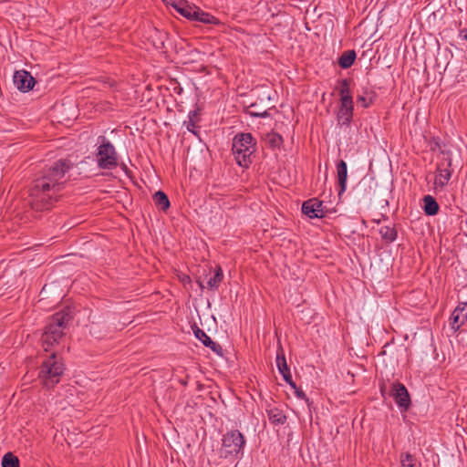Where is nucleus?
Segmentation results:
<instances>
[{
    "instance_id": "f257e3e1",
    "label": "nucleus",
    "mask_w": 467,
    "mask_h": 467,
    "mask_svg": "<svg viewBox=\"0 0 467 467\" xmlns=\"http://www.w3.org/2000/svg\"><path fill=\"white\" fill-rule=\"evenodd\" d=\"M64 182L55 177H38L34 181L30 190V205L34 211L49 210L59 197Z\"/></svg>"
},
{
    "instance_id": "f03ea898",
    "label": "nucleus",
    "mask_w": 467,
    "mask_h": 467,
    "mask_svg": "<svg viewBox=\"0 0 467 467\" xmlns=\"http://www.w3.org/2000/svg\"><path fill=\"white\" fill-rule=\"evenodd\" d=\"M74 311L70 306H66L58 312H56L49 319L42 335V344L45 351H49V348L64 335V329L73 319Z\"/></svg>"
},
{
    "instance_id": "7ed1b4c3",
    "label": "nucleus",
    "mask_w": 467,
    "mask_h": 467,
    "mask_svg": "<svg viewBox=\"0 0 467 467\" xmlns=\"http://www.w3.org/2000/svg\"><path fill=\"white\" fill-rule=\"evenodd\" d=\"M257 142L250 132H239L234 135L232 151L240 167L248 169L255 158Z\"/></svg>"
},
{
    "instance_id": "20e7f679",
    "label": "nucleus",
    "mask_w": 467,
    "mask_h": 467,
    "mask_svg": "<svg viewBox=\"0 0 467 467\" xmlns=\"http://www.w3.org/2000/svg\"><path fill=\"white\" fill-rule=\"evenodd\" d=\"M65 365L56 353L50 354L41 363L38 378L47 389H53L64 374Z\"/></svg>"
},
{
    "instance_id": "39448f33",
    "label": "nucleus",
    "mask_w": 467,
    "mask_h": 467,
    "mask_svg": "<svg viewBox=\"0 0 467 467\" xmlns=\"http://www.w3.org/2000/svg\"><path fill=\"white\" fill-rule=\"evenodd\" d=\"M251 99L253 100L246 106L245 111L252 117L266 118L270 116L268 110L275 109V107L271 105V96L267 89L254 91Z\"/></svg>"
},
{
    "instance_id": "423d86ee",
    "label": "nucleus",
    "mask_w": 467,
    "mask_h": 467,
    "mask_svg": "<svg viewBox=\"0 0 467 467\" xmlns=\"http://www.w3.org/2000/svg\"><path fill=\"white\" fill-rule=\"evenodd\" d=\"M97 164L102 170H112L119 165L114 145L103 135L98 137Z\"/></svg>"
},
{
    "instance_id": "0eeeda50",
    "label": "nucleus",
    "mask_w": 467,
    "mask_h": 467,
    "mask_svg": "<svg viewBox=\"0 0 467 467\" xmlns=\"http://www.w3.org/2000/svg\"><path fill=\"white\" fill-rule=\"evenodd\" d=\"M244 436L238 430L227 431L222 438V453L225 458H240L245 445Z\"/></svg>"
},
{
    "instance_id": "6e6552de",
    "label": "nucleus",
    "mask_w": 467,
    "mask_h": 467,
    "mask_svg": "<svg viewBox=\"0 0 467 467\" xmlns=\"http://www.w3.org/2000/svg\"><path fill=\"white\" fill-rule=\"evenodd\" d=\"M390 396L401 411H407L410 407V396L402 383L396 381L391 384Z\"/></svg>"
},
{
    "instance_id": "1a4fd4ad",
    "label": "nucleus",
    "mask_w": 467,
    "mask_h": 467,
    "mask_svg": "<svg viewBox=\"0 0 467 467\" xmlns=\"http://www.w3.org/2000/svg\"><path fill=\"white\" fill-rule=\"evenodd\" d=\"M15 86L21 92H28L33 89L36 81L30 72L25 69L16 70L13 76Z\"/></svg>"
},
{
    "instance_id": "9d476101",
    "label": "nucleus",
    "mask_w": 467,
    "mask_h": 467,
    "mask_svg": "<svg viewBox=\"0 0 467 467\" xmlns=\"http://www.w3.org/2000/svg\"><path fill=\"white\" fill-rule=\"evenodd\" d=\"M323 202L317 198L305 201L302 204V213L310 219L323 218L325 216Z\"/></svg>"
},
{
    "instance_id": "9b49d317",
    "label": "nucleus",
    "mask_w": 467,
    "mask_h": 467,
    "mask_svg": "<svg viewBox=\"0 0 467 467\" xmlns=\"http://www.w3.org/2000/svg\"><path fill=\"white\" fill-rule=\"evenodd\" d=\"M193 334L205 347L209 348L213 352L219 356H223V348L220 344L213 341V339L196 324L192 326Z\"/></svg>"
},
{
    "instance_id": "f8f14e48",
    "label": "nucleus",
    "mask_w": 467,
    "mask_h": 467,
    "mask_svg": "<svg viewBox=\"0 0 467 467\" xmlns=\"http://www.w3.org/2000/svg\"><path fill=\"white\" fill-rule=\"evenodd\" d=\"M191 21H197L203 24H210V25H221V21L215 17L214 16L211 15L210 13H207L201 9L199 6H196L195 5H192V10L191 11V14L188 17Z\"/></svg>"
},
{
    "instance_id": "ddd939ff",
    "label": "nucleus",
    "mask_w": 467,
    "mask_h": 467,
    "mask_svg": "<svg viewBox=\"0 0 467 467\" xmlns=\"http://www.w3.org/2000/svg\"><path fill=\"white\" fill-rule=\"evenodd\" d=\"M466 306L467 302L460 303L451 314V327L454 331H458L461 327L467 323V312H465Z\"/></svg>"
},
{
    "instance_id": "4468645a",
    "label": "nucleus",
    "mask_w": 467,
    "mask_h": 467,
    "mask_svg": "<svg viewBox=\"0 0 467 467\" xmlns=\"http://www.w3.org/2000/svg\"><path fill=\"white\" fill-rule=\"evenodd\" d=\"M86 161H81L79 163H76L70 160V158L60 159L54 162V164L50 167V171L55 175H65V173L68 172L73 168H78V165H83Z\"/></svg>"
},
{
    "instance_id": "2eb2a0df",
    "label": "nucleus",
    "mask_w": 467,
    "mask_h": 467,
    "mask_svg": "<svg viewBox=\"0 0 467 467\" xmlns=\"http://www.w3.org/2000/svg\"><path fill=\"white\" fill-rule=\"evenodd\" d=\"M354 103H341L337 114L340 126H349L353 119Z\"/></svg>"
},
{
    "instance_id": "dca6fc26",
    "label": "nucleus",
    "mask_w": 467,
    "mask_h": 467,
    "mask_svg": "<svg viewBox=\"0 0 467 467\" xmlns=\"http://www.w3.org/2000/svg\"><path fill=\"white\" fill-rule=\"evenodd\" d=\"M451 177H426L428 190L436 195L445 192Z\"/></svg>"
},
{
    "instance_id": "f3484780",
    "label": "nucleus",
    "mask_w": 467,
    "mask_h": 467,
    "mask_svg": "<svg viewBox=\"0 0 467 467\" xmlns=\"http://www.w3.org/2000/svg\"><path fill=\"white\" fill-rule=\"evenodd\" d=\"M458 165L452 164V160L449 153L442 156V158L437 163L436 171L438 175H452L457 171Z\"/></svg>"
},
{
    "instance_id": "a211bd4d",
    "label": "nucleus",
    "mask_w": 467,
    "mask_h": 467,
    "mask_svg": "<svg viewBox=\"0 0 467 467\" xmlns=\"http://www.w3.org/2000/svg\"><path fill=\"white\" fill-rule=\"evenodd\" d=\"M352 82L353 79L350 78L339 80V96L341 103H354L350 90V85Z\"/></svg>"
},
{
    "instance_id": "6ab92c4d",
    "label": "nucleus",
    "mask_w": 467,
    "mask_h": 467,
    "mask_svg": "<svg viewBox=\"0 0 467 467\" xmlns=\"http://www.w3.org/2000/svg\"><path fill=\"white\" fill-rule=\"evenodd\" d=\"M168 4L187 19L192 10V5H190L186 0H171Z\"/></svg>"
},
{
    "instance_id": "aec40b11",
    "label": "nucleus",
    "mask_w": 467,
    "mask_h": 467,
    "mask_svg": "<svg viewBox=\"0 0 467 467\" xmlns=\"http://www.w3.org/2000/svg\"><path fill=\"white\" fill-rule=\"evenodd\" d=\"M357 57L355 50H348L342 53L337 59L338 66L343 69H348L352 67Z\"/></svg>"
},
{
    "instance_id": "412c9836",
    "label": "nucleus",
    "mask_w": 467,
    "mask_h": 467,
    "mask_svg": "<svg viewBox=\"0 0 467 467\" xmlns=\"http://www.w3.org/2000/svg\"><path fill=\"white\" fill-rule=\"evenodd\" d=\"M270 422L274 425H284L286 422V415L278 408H273L267 410Z\"/></svg>"
},
{
    "instance_id": "4be33fe9",
    "label": "nucleus",
    "mask_w": 467,
    "mask_h": 467,
    "mask_svg": "<svg viewBox=\"0 0 467 467\" xmlns=\"http://www.w3.org/2000/svg\"><path fill=\"white\" fill-rule=\"evenodd\" d=\"M423 202H424L423 210H424V213L426 215L432 216V215H436L438 213L439 204L432 196H431V195L424 196Z\"/></svg>"
},
{
    "instance_id": "5701e85b",
    "label": "nucleus",
    "mask_w": 467,
    "mask_h": 467,
    "mask_svg": "<svg viewBox=\"0 0 467 467\" xmlns=\"http://www.w3.org/2000/svg\"><path fill=\"white\" fill-rule=\"evenodd\" d=\"M223 279V273L221 266H217L213 276L210 277L207 281L206 287L211 291H216Z\"/></svg>"
},
{
    "instance_id": "b1692460",
    "label": "nucleus",
    "mask_w": 467,
    "mask_h": 467,
    "mask_svg": "<svg viewBox=\"0 0 467 467\" xmlns=\"http://www.w3.org/2000/svg\"><path fill=\"white\" fill-rule=\"evenodd\" d=\"M379 234L385 243L389 244L397 239L398 232L394 226L386 225L379 229Z\"/></svg>"
},
{
    "instance_id": "393cba45",
    "label": "nucleus",
    "mask_w": 467,
    "mask_h": 467,
    "mask_svg": "<svg viewBox=\"0 0 467 467\" xmlns=\"http://www.w3.org/2000/svg\"><path fill=\"white\" fill-rule=\"evenodd\" d=\"M153 201L156 206L161 208L163 212H166L171 206L167 194L162 191H158L154 193Z\"/></svg>"
},
{
    "instance_id": "a878e982",
    "label": "nucleus",
    "mask_w": 467,
    "mask_h": 467,
    "mask_svg": "<svg viewBox=\"0 0 467 467\" xmlns=\"http://www.w3.org/2000/svg\"><path fill=\"white\" fill-rule=\"evenodd\" d=\"M374 97L375 92L368 91V89L366 88L363 94L357 96V103L360 104L362 108L368 109L370 105L373 104Z\"/></svg>"
},
{
    "instance_id": "bb28decb",
    "label": "nucleus",
    "mask_w": 467,
    "mask_h": 467,
    "mask_svg": "<svg viewBox=\"0 0 467 467\" xmlns=\"http://www.w3.org/2000/svg\"><path fill=\"white\" fill-rule=\"evenodd\" d=\"M276 366L282 376L290 372V368L287 366L285 353L282 348L278 349L276 354Z\"/></svg>"
},
{
    "instance_id": "cd10ccee",
    "label": "nucleus",
    "mask_w": 467,
    "mask_h": 467,
    "mask_svg": "<svg viewBox=\"0 0 467 467\" xmlns=\"http://www.w3.org/2000/svg\"><path fill=\"white\" fill-rule=\"evenodd\" d=\"M266 141L270 148L276 149L280 148L284 142V140L280 134L276 132H271L266 135Z\"/></svg>"
},
{
    "instance_id": "c85d7f7f",
    "label": "nucleus",
    "mask_w": 467,
    "mask_h": 467,
    "mask_svg": "<svg viewBox=\"0 0 467 467\" xmlns=\"http://www.w3.org/2000/svg\"><path fill=\"white\" fill-rule=\"evenodd\" d=\"M2 467H19V460L12 452H7L3 457Z\"/></svg>"
},
{
    "instance_id": "c756f323",
    "label": "nucleus",
    "mask_w": 467,
    "mask_h": 467,
    "mask_svg": "<svg viewBox=\"0 0 467 467\" xmlns=\"http://www.w3.org/2000/svg\"><path fill=\"white\" fill-rule=\"evenodd\" d=\"M400 463L402 467H417V460L410 452L401 453Z\"/></svg>"
},
{
    "instance_id": "7c9ffc66",
    "label": "nucleus",
    "mask_w": 467,
    "mask_h": 467,
    "mask_svg": "<svg viewBox=\"0 0 467 467\" xmlns=\"http://www.w3.org/2000/svg\"><path fill=\"white\" fill-rule=\"evenodd\" d=\"M444 147L445 145L441 142V140L437 138V137H434L432 138L431 140H430V148H431V150L432 151H440L441 154L442 156H444L445 154L449 153L448 151H446L444 150Z\"/></svg>"
},
{
    "instance_id": "2f4dec72",
    "label": "nucleus",
    "mask_w": 467,
    "mask_h": 467,
    "mask_svg": "<svg viewBox=\"0 0 467 467\" xmlns=\"http://www.w3.org/2000/svg\"><path fill=\"white\" fill-rule=\"evenodd\" d=\"M347 179L348 177H338V186H337V193L338 196L341 197V195L345 192L346 187H347Z\"/></svg>"
},
{
    "instance_id": "473e14b6",
    "label": "nucleus",
    "mask_w": 467,
    "mask_h": 467,
    "mask_svg": "<svg viewBox=\"0 0 467 467\" xmlns=\"http://www.w3.org/2000/svg\"><path fill=\"white\" fill-rule=\"evenodd\" d=\"M347 163L340 160L337 164V175H348Z\"/></svg>"
},
{
    "instance_id": "72a5a7b5",
    "label": "nucleus",
    "mask_w": 467,
    "mask_h": 467,
    "mask_svg": "<svg viewBox=\"0 0 467 467\" xmlns=\"http://www.w3.org/2000/svg\"><path fill=\"white\" fill-rule=\"evenodd\" d=\"M129 163H130V166L125 162H121V164H120L121 170L125 172L126 175H133L134 171L132 170V167L135 169H137V168L131 163L130 161H129Z\"/></svg>"
},
{
    "instance_id": "f704fd0d",
    "label": "nucleus",
    "mask_w": 467,
    "mask_h": 467,
    "mask_svg": "<svg viewBox=\"0 0 467 467\" xmlns=\"http://www.w3.org/2000/svg\"><path fill=\"white\" fill-rule=\"evenodd\" d=\"M295 389V395L296 396V398L305 400L309 405V399L307 398L306 393L301 389L297 388L296 386V389Z\"/></svg>"
},
{
    "instance_id": "c9c22d12",
    "label": "nucleus",
    "mask_w": 467,
    "mask_h": 467,
    "mask_svg": "<svg viewBox=\"0 0 467 467\" xmlns=\"http://www.w3.org/2000/svg\"><path fill=\"white\" fill-rule=\"evenodd\" d=\"M186 125V129L188 131L193 133L194 135H197V132L195 130L196 128V121L189 119L188 121L184 122Z\"/></svg>"
},
{
    "instance_id": "e433bc0d",
    "label": "nucleus",
    "mask_w": 467,
    "mask_h": 467,
    "mask_svg": "<svg viewBox=\"0 0 467 467\" xmlns=\"http://www.w3.org/2000/svg\"><path fill=\"white\" fill-rule=\"evenodd\" d=\"M189 119L195 120L198 122L200 120V109H196L194 110H191L189 112Z\"/></svg>"
},
{
    "instance_id": "4c0bfd02",
    "label": "nucleus",
    "mask_w": 467,
    "mask_h": 467,
    "mask_svg": "<svg viewBox=\"0 0 467 467\" xmlns=\"http://www.w3.org/2000/svg\"><path fill=\"white\" fill-rule=\"evenodd\" d=\"M458 82H464L467 80V72L465 68H462L456 76Z\"/></svg>"
},
{
    "instance_id": "58836bf2",
    "label": "nucleus",
    "mask_w": 467,
    "mask_h": 467,
    "mask_svg": "<svg viewBox=\"0 0 467 467\" xmlns=\"http://www.w3.org/2000/svg\"><path fill=\"white\" fill-rule=\"evenodd\" d=\"M283 379L284 380L289 384L293 389H296V383L295 381L292 379V375H291V372H289L288 374H284L283 375Z\"/></svg>"
},
{
    "instance_id": "ea45409f",
    "label": "nucleus",
    "mask_w": 467,
    "mask_h": 467,
    "mask_svg": "<svg viewBox=\"0 0 467 467\" xmlns=\"http://www.w3.org/2000/svg\"><path fill=\"white\" fill-rule=\"evenodd\" d=\"M460 37L467 41V29L460 30Z\"/></svg>"
},
{
    "instance_id": "a19ab883",
    "label": "nucleus",
    "mask_w": 467,
    "mask_h": 467,
    "mask_svg": "<svg viewBox=\"0 0 467 467\" xmlns=\"http://www.w3.org/2000/svg\"><path fill=\"white\" fill-rule=\"evenodd\" d=\"M392 189H393V180H391L390 182H388L387 191H388L389 194L391 193Z\"/></svg>"
},
{
    "instance_id": "79ce46f5",
    "label": "nucleus",
    "mask_w": 467,
    "mask_h": 467,
    "mask_svg": "<svg viewBox=\"0 0 467 467\" xmlns=\"http://www.w3.org/2000/svg\"><path fill=\"white\" fill-rule=\"evenodd\" d=\"M197 283L202 290L204 289L203 280L202 279V276H199L197 279Z\"/></svg>"
},
{
    "instance_id": "37998d69",
    "label": "nucleus",
    "mask_w": 467,
    "mask_h": 467,
    "mask_svg": "<svg viewBox=\"0 0 467 467\" xmlns=\"http://www.w3.org/2000/svg\"><path fill=\"white\" fill-rule=\"evenodd\" d=\"M369 171H370V172L374 173L373 164L372 163H370Z\"/></svg>"
},
{
    "instance_id": "c03bdc74",
    "label": "nucleus",
    "mask_w": 467,
    "mask_h": 467,
    "mask_svg": "<svg viewBox=\"0 0 467 467\" xmlns=\"http://www.w3.org/2000/svg\"><path fill=\"white\" fill-rule=\"evenodd\" d=\"M99 175L104 176V175H113V174H112V173H104V172H100V174H99Z\"/></svg>"
},
{
    "instance_id": "a18cd8bd",
    "label": "nucleus",
    "mask_w": 467,
    "mask_h": 467,
    "mask_svg": "<svg viewBox=\"0 0 467 467\" xmlns=\"http://www.w3.org/2000/svg\"><path fill=\"white\" fill-rule=\"evenodd\" d=\"M383 202H385V204H386V205H389V200H388V198H385V199L383 200Z\"/></svg>"
},
{
    "instance_id": "49530a36",
    "label": "nucleus",
    "mask_w": 467,
    "mask_h": 467,
    "mask_svg": "<svg viewBox=\"0 0 467 467\" xmlns=\"http://www.w3.org/2000/svg\"><path fill=\"white\" fill-rule=\"evenodd\" d=\"M181 383H182V385H186V384H187V382H186L185 380H182V381H181Z\"/></svg>"
}]
</instances>
